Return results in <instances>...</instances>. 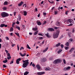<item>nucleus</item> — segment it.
<instances>
[{
  "label": "nucleus",
  "mask_w": 75,
  "mask_h": 75,
  "mask_svg": "<svg viewBox=\"0 0 75 75\" xmlns=\"http://www.w3.org/2000/svg\"><path fill=\"white\" fill-rule=\"evenodd\" d=\"M59 30L57 31L54 33L53 35V38L55 39L57 38L58 37L59 34Z\"/></svg>",
  "instance_id": "obj_1"
},
{
  "label": "nucleus",
  "mask_w": 75,
  "mask_h": 75,
  "mask_svg": "<svg viewBox=\"0 0 75 75\" xmlns=\"http://www.w3.org/2000/svg\"><path fill=\"white\" fill-rule=\"evenodd\" d=\"M62 61L61 60L59 59H56L54 60L53 62V63L54 64H55V65H57V64H58V63H60L61 62H62Z\"/></svg>",
  "instance_id": "obj_2"
},
{
  "label": "nucleus",
  "mask_w": 75,
  "mask_h": 75,
  "mask_svg": "<svg viewBox=\"0 0 75 75\" xmlns=\"http://www.w3.org/2000/svg\"><path fill=\"white\" fill-rule=\"evenodd\" d=\"M8 14L5 12H2L1 13V16L2 17H8Z\"/></svg>",
  "instance_id": "obj_3"
},
{
  "label": "nucleus",
  "mask_w": 75,
  "mask_h": 75,
  "mask_svg": "<svg viewBox=\"0 0 75 75\" xmlns=\"http://www.w3.org/2000/svg\"><path fill=\"white\" fill-rule=\"evenodd\" d=\"M28 65V59H27L26 62L23 63V68H26Z\"/></svg>",
  "instance_id": "obj_4"
},
{
  "label": "nucleus",
  "mask_w": 75,
  "mask_h": 75,
  "mask_svg": "<svg viewBox=\"0 0 75 75\" xmlns=\"http://www.w3.org/2000/svg\"><path fill=\"white\" fill-rule=\"evenodd\" d=\"M65 22H66L67 24H69V22L70 23H73V24L74 23V21L70 19H68L67 20L65 21Z\"/></svg>",
  "instance_id": "obj_5"
},
{
  "label": "nucleus",
  "mask_w": 75,
  "mask_h": 75,
  "mask_svg": "<svg viewBox=\"0 0 75 75\" xmlns=\"http://www.w3.org/2000/svg\"><path fill=\"white\" fill-rule=\"evenodd\" d=\"M7 56V59L8 60H9L10 59H11V56L10 55V54L9 53H8L6 54Z\"/></svg>",
  "instance_id": "obj_6"
},
{
  "label": "nucleus",
  "mask_w": 75,
  "mask_h": 75,
  "mask_svg": "<svg viewBox=\"0 0 75 75\" xmlns=\"http://www.w3.org/2000/svg\"><path fill=\"white\" fill-rule=\"evenodd\" d=\"M45 73L44 72H38L37 73V74L38 75H43V74H45Z\"/></svg>",
  "instance_id": "obj_7"
},
{
  "label": "nucleus",
  "mask_w": 75,
  "mask_h": 75,
  "mask_svg": "<svg viewBox=\"0 0 75 75\" xmlns=\"http://www.w3.org/2000/svg\"><path fill=\"white\" fill-rule=\"evenodd\" d=\"M41 61L42 62H45L47 61V59L45 58H42L41 59Z\"/></svg>",
  "instance_id": "obj_8"
},
{
  "label": "nucleus",
  "mask_w": 75,
  "mask_h": 75,
  "mask_svg": "<svg viewBox=\"0 0 75 75\" xmlns=\"http://www.w3.org/2000/svg\"><path fill=\"white\" fill-rule=\"evenodd\" d=\"M21 61V58H18L16 60V62L17 64H20V61Z\"/></svg>",
  "instance_id": "obj_9"
},
{
  "label": "nucleus",
  "mask_w": 75,
  "mask_h": 75,
  "mask_svg": "<svg viewBox=\"0 0 75 75\" xmlns=\"http://www.w3.org/2000/svg\"><path fill=\"white\" fill-rule=\"evenodd\" d=\"M45 35L47 37V38H51V36L50 35V34L48 33H47V34H45Z\"/></svg>",
  "instance_id": "obj_10"
},
{
  "label": "nucleus",
  "mask_w": 75,
  "mask_h": 75,
  "mask_svg": "<svg viewBox=\"0 0 75 75\" xmlns=\"http://www.w3.org/2000/svg\"><path fill=\"white\" fill-rule=\"evenodd\" d=\"M47 31H54V29L52 28H48Z\"/></svg>",
  "instance_id": "obj_11"
},
{
  "label": "nucleus",
  "mask_w": 75,
  "mask_h": 75,
  "mask_svg": "<svg viewBox=\"0 0 75 75\" xmlns=\"http://www.w3.org/2000/svg\"><path fill=\"white\" fill-rule=\"evenodd\" d=\"M23 4H24V2L23 1H21V3H19L18 4V6H19V7H20L22 6V5Z\"/></svg>",
  "instance_id": "obj_12"
},
{
  "label": "nucleus",
  "mask_w": 75,
  "mask_h": 75,
  "mask_svg": "<svg viewBox=\"0 0 75 75\" xmlns=\"http://www.w3.org/2000/svg\"><path fill=\"white\" fill-rule=\"evenodd\" d=\"M36 67L37 68L38 70H39V69H41V67H40V66L39 65V64H37L36 65Z\"/></svg>",
  "instance_id": "obj_13"
},
{
  "label": "nucleus",
  "mask_w": 75,
  "mask_h": 75,
  "mask_svg": "<svg viewBox=\"0 0 75 75\" xmlns=\"http://www.w3.org/2000/svg\"><path fill=\"white\" fill-rule=\"evenodd\" d=\"M19 54L21 56V57H25V55H26V54L24 53V54H21V53L20 52L19 53Z\"/></svg>",
  "instance_id": "obj_14"
},
{
  "label": "nucleus",
  "mask_w": 75,
  "mask_h": 75,
  "mask_svg": "<svg viewBox=\"0 0 75 75\" xmlns=\"http://www.w3.org/2000/svg\"><path fill=\"white\" fill-rule=\"evenodd\" d=\"M37 24H38V25H41V23L40 21H37Z\"/></svg>",
  "instance_id": "obj_15"
},
{
  "label": "nucleus",
  "mask_w": 75,
  "mask_h": 75,
  "mask_svg": "<svg viewBox=\"0 0 75 75\" xmlns=\"http://www.w3.org/2000/svg\"><path fill=\"white\" fill-rule=\"evenodd\" d=\"M56 25L58 26H59V25H60V23H59L58 21H57L56 23Z\"/></svg>",
  "instance_id": "obj_16"
},
{
  "label": "nucleus",
  "mask_w": 75,
  "mask_h": 75,
  "mask_svg": "<svg viewBox=\"0 0 75 75\" xmlns=\"http://www.w3.org/2000/svg\"><path fill=\"white\" fill-rule=\"evenodd\" d=\"M32 30L33 31H37L38 30V28H37V27L33 28Z\"/></svg>",
  "instance_id": "obj_17"
},
{
  "label": "nucleus",
  "mask_w": 75,
  "mask_h": 75,
  "mask_svg": "<svg viewBox=\"0 0 75 75\" xmlns=\"http://www.w3.org/2000/svg\"><path fill=\"white\" fill-rule=\"evenodd\" d=\"M48 47H47L46 48L45 50H43V53H44V52H45L46 51H47V50H48Z\"/></svg>",
  "instance_id": "obj_18"
},
{
  "label": "nucleus",
  "mask_w": 75,
  "mask_h": 75,
  "mask_svg": "<svg viewBox=\"0 0 75 75\" xmlns=\"http://www.w3.org/2000/svg\"><path fill=\"white\" fill-rule=\"evenodd\" d=\"M60 45H61V43L59 42L58 44L56 45V47H58L60 46Z\"/></svg>",
  "instance_id": "obj_19"
},
{
  "label": "nucleus",
  "mask_w": 75,
  "mask_h": 75,
  "mask_svg": "<svg viewBox=\"0 0 75 75\" xmlns=\"http://www.w3.org/2000/svg\"><path fill=\"white\" fill-rule=\"evenodd\" d=\"M51 69L50 67L46 68L45 69V71H50Z\"/></svg>",
  "instance_id": "obj_20"
},
{
  "label": "nucleus",
  "mask_w": 75,
  "mask_h": 75,
  "mask_svg": "<svg viewBox=\"0 0 75 75\" xmlns=\"http://www.w3.org/2000/svg\"><path fill=\"white\" fill-rule=\"evenodd\" d=\"M62 50L60 49L58 51H57V53L58 54H60V53H61V52H62Z\"/></svg>",
  "instance_id": "obj_21"
},
{
  "label": "nucleus",
  "mask_w": 75,
  "mask_h": 75,
  "mask_svg": "<svg viewBox=\"0 0 75 75\" xmlns=\"http://www.w3.org/2000/svg\"><path fill=\"white\" fill-rule=\"evenodd\" d=\"M17 19V20L19 21H20V20H21V16H20L19 15L18 16V18Z\"/></svg>",
  "instance_id": "obj_22"
},
{
  "label": "nucleus",
  "mask_w": 75,
  "mask_h": 75,
  "mask_svg": "<svg viewBox=\"0 0 75 75\" xmlns=\"http://www.w3.org/2000/svg\"><path fill=\"white\" fill-rule=\"evenodd\" d=\"M66 45L67 47H69V42H67L65 44Z\"/></svg>",
  "instance_id": "obj_23"
},
{
  "label": "nucleus",
  "mask_w": 75,
  "mask_h": 75,
  "mask_svg": "<svg viewBox=\"0 0 75 75\" xmlns=\"http://www.w3.org/2000/svg\"><path fill=\"white\" fill-rule=\"evenodd\" d=\"M23 13L24 14V15L25 16H27V13L26 11H23Z\"/></svg>",
  "instance_id": "obj_24"
},
{
  "label": "nucleus",
  "mask_w": 75,
  "mask_h": 75,
  "mask_svg": "<svg viewBox=\"0 0 75 75\" xmlns=\"http://www.w3.org/2000/svg\"><path fill=\"white\" fill-rule=\"evenodd\" d=\"M4 5H7L8 4V2L7 1H5L4 2Z\"/></svg>",
  "instance_id": "obj_25"
},
{
  "label": "nucleus",
  "mask_w": 75,
  "mask_h": 75,
  "mask_svg": "<svg viewBox=\"0 0 75 75\" xmlns=\"http://www.w3.org/2000/svg\"><path fill=\"white\" fill-rule=\"evenodd\" d=\"M38 31H36L34 32V35H36L38 34Z\"/></svg>",
  "instance_id": "obj_26"
},
{
  "label": "nucleus",
  "mask_w": 75,
  "mask_h": 75,
  "mask_svg": "<svg viewBox=\"0 0 75 75\" xmlns=\"http://www.w3.org/2000/svg\"><path fill=\"white\" fill-rule=\"evenodd\" d=\"M73 41V39H70L69 40V42H72V41Z\"/></svg>",
  "instance_id": "obj_27"
},
{
  "label": "nucleus",
  "mask_w": 75,
  "mask_h": 75,
  "mask_svg": "<svg viewBox=\"0 0 75 75\" xmlns=\"http://www.w3.org/2000/svg\"><path fill=\"white\" fill-rule=\"evenodd\" d=\"M29 73V72H28V71H26V72H25L24 75H27Z\"/></svg>",
  "instance_id": "obj_28"
},
{
  "label": "nucleus",
  "mask_w": 75,
  "mask_h": 75,
  "mask_svg": "<svg viewBox=\"0 0 75 75\" xmlns=\"http://www.w3.org/2000/svg\"><path fill=\"white\" fill-rule=\"evenodd\" d=\"M4 24H1L0 25V27L1 28L3 27H4Z\"/></svg>",
  "instance_id": "obj_29"
},
{
  "label": "nucleus",
  "mask_w": 75,
  "mask_h": 75,
  "mask_svg": "<svg viewBox=\"0 0 75 75\" xmlns=\"http://www.w3.org/2000/svg\"><path fill=\"white\" fill-rule=\"evenodd\" d=\"M74 50V48H73L71 49L69 51V52H72Z\"/></svg>",
  "instance_id": "obj_30"
},
{
  "label": "nucleus",
  "mask_w": 75,
  "mask_h": 75,
  "mask_svg": "<svg viewBox=\"0 0 75 75\" xmlns=\"http://www.w3.org/2000/svg\"><path fill=\"white\" fill-rule=\"evenodd\" d=\"M7 59H6V60H5L4 61H3V62L4 63H7Z\"/></svg>",
  "instance_id": "obj_31"
},
{
  "label": "nucleus",
  "mask_w": 75,
  "mask_h": 75,
  "mask_svg": "<svg viewBox=\"0 0 75 75\" xmlns=\"http://www.w3.org/2000/svg\"><path fill=\"white\" fill-rule=\"evenodd\" d=\"M13 31V27L11 28L10 29V32H11Z\"/></svg>",
  "instance_id": "obj_32"
},
{
  "label": "nucleus",
  "mask_w": 75,
  "mask_h": 75,
  "mask_svg": "<svg viewBox=\"0 0 75 75\" xmlns=\"http://www.w3.org/2000/svg\"><path fill=\"white\" fill-rule=\"evenodd\" d=\"M3 10H7V7H4L3 8Z\"/></svg>",
  "instance_id": "obj_33"
},
{
  "label": "nucleus",
  "mask_w": 75,
  "mask_h": 75,
  "mask_svg": "<svg viewBox=\"0 0 75 75\" xmlns=\"http://www.w3.org/2000/svg\"><path fill=\"white\" fill-rule=\"evenodd\" d=\"M66 68H67V70H69L71 69V67H66Z\"/></svg>",
  "instance_id": "obj_34"
},
{
  "label": "nucleus",
  "mask_w": 75,
  "mask_h": 75,
  "mask_svg": "<svg viewBox=\"0 0 75 75\" xmlns=\"http://www.w3.org/2000/svg\"><path fill=\"white\" fill-rule=\"evenodd\" d=\"M38 38L39 40H43V38L42 37H39Z\"/></svg>",
  "instance_id": "obj_35"
},
{
  "label": "nucleus",
  "mask_w": 75,
  "mask_h": 75,
  "mask_svg": "<svg viewBox=\"0 0 75 75\" xmlns=\"http://www.w3.org/2000/svg\"><path fill=\"white\" fill-rule=\"evenodd\" d=\"M16 28H17V29H18V30H20V27L18 26H17L16 27Z\"/></svg>",
  "instance_id": "obj_36"
},
{
  "label": "nucleus",
  "mask_w": 75,
  "mask_h": 75,
  "mask_svg": "<svg viewBox=\"0 0 75 75\" xmlns=\"http://www.w3.org/2000/svg\"><path fill=\"white\" fill-rule=\"evenodd\" d=\"M58 14V11H54V15H57V14Z\"/></svg>",
  "instance_id": "obj_37"
},
{
  "label": "nucleus",
  "mask_w": 75,
  "mask_h": 75,
  "mask_svg": "<svg viewBox=\"0 0 75 75\" xmlns=\"http://www.w3.org/2000/svg\"><path fill=\"white\" fill-rule=\"evenodd\" d=\"M27 48H28V49H31V48H30V46H29V45H28V44L27 45Z\"/></svg>",
  "instance_id": "obj_38"
},
{
  "label": "nucleus",
  "mask_w": 75,
  "mask_h": 75,
  "mask_svg": "<svg viewBox=\"0 0 75 75\" xmlns=\"http://www.w3.org/2000/svg\"><path fill=\"white\" fill-rule=\"evenodd\" d=\"M15 34H16V35H17L18 37H20V35H19V33H16Z\"/></svg>",
  "instance_id": "obj_39"
},
{
  "label": "nucleus",
  "mask_w": 75,
  "mask_h": 75,
  "mask_svg": "<svg viewBox=\"0 0 75 75\" xmlns=\"http://www.w3.org/2000/svg\"><path fill=\"white\" fill-rule=\"evenodd\" d=\"M53 59V57H51L49 58V60L50 61H51V60H52Z\"/></svg>",
  "instance_id": "obj_40"
},
{
  "label": "nucleus",
  "mask_w": 75,
  "mask_h": 75,
  "mask_svg": "<svg viewBox=\"0 0 75 75\" xmlns=\"http://www.w3.org/2000/svg\"><path fill=\"white\" fill-rule=\"evenodd\" d=\"M63 61L64 62V63L65 64H66V61L65 59H63Z\"/></svg>",
  "instance_id": "obj_41"
},
{
  "label": "nucleus",
  "mask_w": 75,
  "mask_h": 75,
  "mask_svg": "<svg viewBox=\"0 0 75 75\" xmlns=\"http://www.w3.org/2000/svg\"><path fill=\"white\" fill-rule=\"evenodd\" d=\"M38 35H40V36H44V35H42V34H41V33H38Z\"/></svg>",
  "instance_id": "obj_42"
},
{
  "label": "nucleus",
  "mask_w": 75,
  "mask_h": 75,
  "mask_svg": "<svg viewBox=\"0 0 75 75\" xmlns=\"http://www.w3.org/2000/svg\"><path fill=\"white\" fill-rule=\"evenodd\" d=\"M63 70L64 71H67V69L66 67H65L63 69Z\"/></svg>",
  "instance_id": "obj_43"
},
{
  "label": "nucleus",
  "mask_w": 75,
  "mask_h": 75,
  "mask_svg": "<svg viewBox=\"0 0 75 75\" xmlns=\"http://www.w3.org/2000/svg\"><path fill=\"white\" fill-rule=\"evenodd\" d=\"M7 67V66L5 64H4L3 65V68H6Z\"/></svg>",
  "instance_id": "obj_44"
},
{
  "label": "nucleus",
  "mask_w": 75,
  "mask_h": 75,
  "mask_svg": "<svg viewBox=\"0 0 75 75\" xmlns=\"http://www.w3.org/2000/svg\"><path fill=\"white\" fill-rule=\"evenodd\" d=\"M47 23V21H45L42 23V24H45Z\"/></svg>",
  "instance_id": "obj_45"
},
{
  "label": "nucleus",
  "mask_w": 75,
  "mask_h": 75,
  "mask_svg": "<svg viewBox=\"0 0 75 75\" xmlns=\"http://www.w3.org/2000/svg\"><path fill=\"white\" fill-rule=\"evenodd\" d=\"M69 47H65V48L66 50H67L68 49Z\"/></svg>",
  "instance_id": "obj_46"
},
{
  "label": "nucleus",
  "mask_w": 75,
  "mask_h": 75,
  "mask_svg": "<svg viewBox=\"0 0 75 75\" xmlns=\"http://www.w3.org/2000/svg\"><path fill=\"white\" fill-rule=\"evenodd\" d=\"M43 16H46V15H47V13H46L44 12L43 13Z\"/></svg>",
  "instance_id": "obj_47"
},
{
  "label": "nucleus",
  "mask_w": 75,
  "mask_h": 75,
  "mask_svg": "<svg viewBox=\"0 0 75 75\" xmlns=\"http://www.w3.org/2000/svg\"><path fill=\"white\" fill-rule=\"evenodd\" d=\"M59 27H55L54 28V29H55V30H57V29H58V28H59Z\"/></svg>",
  "instance_id": "obj_48"
},
{
  "label": "nucleus",
  "mask_w": 75,
  "mask_h": 75,
  "mask_svg": "<svg viewBox=\"0 0 75 75\" xmlns=\"http://www.w3.org/2000/svg\"><path fill=\"white\" fill-rule=\"evenodd\" d=\"M17 48H18V51H19V50H20V49L19 48V47L18 46V45H17Z\"/></svg>",
  "instance_id": "obj_49"
},
{
  "label": "nucleus",
  "mask_w": 75,
  "mask_h": 75,
  "mask_svg": "<svg viewBox=\"0 0 75 75\" xmlns=\"http://www.w3.org/2000/svg\"><path fill=\"white\" fill-rule=\"evenodd\" d=\"M61 48H64V45L62 44L61 45Z\"/></svg>",
  "instance_id": "obj_50"
},
{
  "label": "nucleus",
  "mask_w": 75,
  "mask_h": 75,
  "mask_svg": "<svg viewBox=\"0 0 75 75\" xmlns=\"http://www.w3.org/2000/svg\"><path fill=\"white\" fill-rule=\"evenodd\" d=\"M13 62H14L13 61H12L10 62V64H13Z\"/></svg>",
  "instance_id": "obj_51"
},
{
  "label": "nucleus",
  "mask_w": 75,
  "mask_h": 75,
  "mask_svg": "<svg viewBox=\"0 0 75 75\" xmlns=\"http://www.w3.org/2000/svg\"><path fill=\"white\" fill-rule=\"evenodd\" d=\"M6 38L7 40H9V38H8V37H6Z\"/></svg>",
  "instance_id": "obj_52"
},
{
  "label": "nucleus",
  "mask_w": 75,
  "mask_h": 75,
  "mask_svg": "<svg viewBox=\"0 0 75 75\" xmlns=\"http://www.w3.org/2000/svg\"><path fill=\"white\" fill-rule=\"evenodd\" d=\"M5 52H6V54H8V50H5Z\"/></svg>",
  "instance_id": "obj_53"
},
{
  "label": "nucleus",
  "mask_w": 75,
  "mask_h": 75,
  "mask_svg": "<svg viewBox=\"0 0 75 75\" xmlns=\"http://www.w3.org/2000/svg\"><path fill=\"white\" fill-rule=\"evenodd\" d=\"M65 14H66V15H68V11H66L65 13Z\"/></svg>",
  "instance_id": "obj_54"
},
{
  "label": "nucleus",
  "mask_w": 75,
  "mask_h": 75,
  "mask_svg": "<svg viewBox=\"0 0 75 75\" xmlns=\"http://www.w3.org/2000/svg\"><path fill=\"white\" fill-rule=\"evenodd\" d=\"M32 65L33 67H35V65L34 64H32Z\"/></svg>",
  "instance_id": "obj_55"
},
{
  "label": "nucleus",
  "mask_w": 75,
  "mask_h": 75,
  "mask_svg": "<svg viewBox=\"0 0 75 75\" xmlns=\"http://www.w3.org/2000/svg\"><path fill=\"white\" fill-rule=\"evenodd\" d=\"M16 13H17V12H15L14 13V16H16Z\"/></svg>",
  "instance_id": "obj_56"
},
{
  "label": "nucleus",
  "mask_w": 75,
  "mask_h": 75,
  "mask_svg": "<svg viewBox=\"0 0 75 75\" xmlns=\"http://www.w3.org/2000/svg\"><path fill=\"white\" fill-rule=\"evenodd\" d=\"M72 25H73V24L71 23L69 25H68V26H71Z\"/></svg>",
  "instance_id": "obj_57"
},
{
  "label": "nucleus",
  "mask_w": 75,
  "mask_h": 75,
  "mask_svg": "<svg viewBox=\"0 0 75 75\" xmlns=\"http://www.w3.org/2000/svg\"><path fill=\"white\" fill-rule=\"evenodd\" d=\"M35 11H38V9H37V8H36L35 9Z\"/></svg>",
  "instance_id": "obj_58"
},
{
  "label": "nucleus",
  "mask_w": 75,
  "mask_h": 75,
  "mask_svg": "<svg viewBox=\"0 0 75 75\" xmlns=\"http://www.w3.org/2000/svg\"><path fill=\"white\" fill-rule=\"evenodd\" d=\"M26 61H27V60H25V61H24V60H23V62L24 63V62H26Z\"/></svg>",
  "instance_id": "obj_59"
},
{
  "label": "nucleus",
  "mask_w": 75,
  "mask_h": 75,
  "mask_svg": "<svg viewBox=\"0 0 75 75\" xmlns=\"http://www.w3.org/2000/svg\"><path fill=\"white\" fill-rule=\"evenodd\" d=\"M75 31V30H74V29L73 28L72 30V33H74V32Z\"/></svg>",
  "instance_id": "obj_60"
},
{
  "label": "nucleus",
  "mask_w": 75,
  "mask_h": 75,
  "mask_svg": "<svg viewBox=\"0 0 75 75\" xmlns=\"http://www.w3.org/2000/svg\"><path fill=\"white\" fill-rule=\"evenodd\" d=\"M40 14L39 13V14L38 15V17H40Z\"/></svg>",
  "instance_id": "obj_61"
},
{
  "label": "nucleus",
  "mask_w": 75,
  "mask_h": 75,
  "mask_svg": "<svg viewBox=\"0 0 75 75\" xmlns=\"http://www.w3.org/2000/svg\"><path fill=\"white\" fill-rule=\"evenodd\" d=\"M16 23L17 24H20V23L18 22V21H17L16 22Z\"/></svg>",
  "instance_id": "obj_62"
},
{
  "label": "nucleus",
  "mask_w": 75,
  "mask_h": 75,
  "mask_svg": "<svg viewBox=\"0 0 75 75\" xmlns=\"http://www.w3.org/2000/svg\"><path fill=\"white\" fill-rule=\"evenodd\" d=\"M15 45H16L14 44H13L12 45V47H14V46H15Z\"/></svg>",
  "instance_id": "obj_63"
},
{
  "label": "nucleus",
  "mask_w": 75,
  "mask_h": 75,
  "mask_svg": "<svg viewBox=\"0 0 75 75\" xmlns=\"http://www.w3.org/2000/svg\"><path fill=\"white\" fill-rule=\"evenodd\" d=\"M24 6H25V7H26V4H24L23 5V7Z\"/></svg>",
  "instance_id": "obj_64"
}]
</instances>
